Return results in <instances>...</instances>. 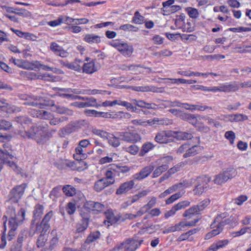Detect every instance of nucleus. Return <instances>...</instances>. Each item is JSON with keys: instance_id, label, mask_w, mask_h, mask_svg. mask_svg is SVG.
Segmentation results:
<instances>
[{"instance_id": "2f4dec72", "label": "nucleus", "mask_w": 251, "mask_h": 251, "mask_svg": "<svg viewBox=\"0 0 251 251\" xmlns=\"http://www.w3.org/2000/svg\"><path fill=\"white\" fill-rule=\"evenodd\" d=\"M15 12L14 13L20 16H25L26 15L27 11L25 9H19L15 8Z\"/></svg>"}, {"instance_id": "c85d7f7f", "label": "nucleus", "mask_w": 251, "mask_h": 251, "mask_svg": "<svg viewBox=\"0 0 251 251\" xmlns=\"http://www.w3.org/2000/svg\"><path fill=\"white\" fill-rule=\"evenodd\" d=\"M9 112L16 113L21 111V109L15 105H11L8 104V107H6Z\"/></svg>"}, {"instance_id": "a18cd8bd", "label": "nucleus", "mask_w": 251, "mask_h": 251, "mask_svg": "<svg viewBox=\"0 0 251 251\" xmlns=\"http://www.w3.org/2000/svg\"><path fill=\"white\" fill-rule=\"evenodd\" d=\"M60 96L64 98H72V99H75L76 96L69 94H61Z\"/></svg>"}, {"instance_id": "338daca9", "label": "nucleus", "mask_w": 251, "mask_h": 251, "mask_svg": "<svg viewBox=\"0 0 251 251\" xmlns=\"http://www.w3.org/2000/svg\"><path fill=\"white\" fill-rule=\"evenodd\" d=\"M5 35V33L4 32L0 30V35Z\"/></svg>"}, {"instance_id": "c756f323", "label": "nucleus", "mask_w": 251, "mask_h": 251, "mask_svg": "<svg viewBox=\"0 0 251 251\" xmlns=\"http://www.w3.org/2000/svg\"><path fill=\"white\" fill-rule=\"evenodd\" d=\"M25 237L26 235L25 234V231H21L18 235L17 242L20 244H22Z\"/></svg>"}, {"instance_id": "5701e85b", "label": "nucleus", "mask_w": 251, "mask_h": 251, "mask_svg": "<svg viewBox=\"0 0 251 251\" xmlns=\"http://www.w3.org/2000/svg\"><path fill=\"white\" fill-rule=\"evenodd\" d=\"M67 119H68V118L66 117H62L61 118H55L52 115V118L50 119V124L51 125L55 126L62 122L63 120H66Z\"/></svg>"}, {"instance_id": "f03ea898", "label": "nucleus", "mask_w": 251, "mask_h": 251, "mask_svg": "<svg viewBox=\"0 0 251 251\" xmlns=\"http://www.w3.org/2000/svg\"><path fill=\"white\" fill-rule=\"evenodd\" d=\"M25 210L21 208L18 212L17 218L8 219V227L9 228L8 235V240H11L15 236L18 226L22 224L25 219Z\"/></svg>"}, {"instance_id": "f3484780", "label": "nucleus", "mask_w": 251, "mask_h": 251, "mask_svg": "<svg viewBox=\"0 0 251 251\" xmlns=\"http://www.w3.org/2000/svg\"><path fill=\"white\" fill-rule=\"evenodd\" d=\"M81 63L82 62L80 60H75L73 62L66 64V68L75 71H80L81 70Z\"/></svg>"}, {"instance_id": "4468645a", "label": "nucleus", "mask_w": 251, "mask_h": 251, "mask_svg": "<svg viewBox=\"0 0 251 251\" xmlns=\"http://www.w3.org/2000/svg\"><path fill=\"white\" fill-rule=\"evenodd\" d=\"M88 218H83L80 223L77 224L76 226V231L79 233L85 230L88 227Z\"/></svg>"}, {"instance_id": "58836bf2", "label": "nucleus", "mask_w": 251, "mask_h": 251, "mask_svg": "<svg viewBox=\"0 0 251 251\" xmlns=\"http://www.w3.org/2000/svg\"><path fill=\"white\" fill-rule=\"evenodd\" d=\"M61 91L66 92H72L75 94H80L81 93V91H79L78 90L75 89H61Z\"/></svg>"}, {"instance_id": "7c9ffc66", "label": "nucleus", "mask_w": 251, "mask_h": 251, "mask_svg": "<svg viewBox=\"0 0 251 251\" xmlns=\"http://www.w3.org/2000/svg\"><path fill=\"white\" fill-rule=\"evenodd\" d=\"M53 215V212L52 210L49 211L44 216L43 220L45 222H48L50 221V219L52 217Z\"/></svg>"}, {"instance_id": "393cba45", "label": "nucleus", "mask_w": 251, "mask_h": 251, "mask_svg": "<svg viewBox=\"0 0 251 251\" xmlns=\"http://www.w3.org/2000/svg\"><path fill=\"white\" fill-rule=\"evenodd\" d=\"M60 189V186L54 187L50 192V197L53 200H54L55 198H57L59 196Z\"/></svg>"}, {"instance_id": "de8ad7c7", "label": "nucleus", "mask_w": 251, "mask_h": 251, "mask_svg": "<svg viewBox=\"0 0 251 251\" xmlns=\"http://www.w3.org/2000/svg\"><path fill=\"white\" fill-rule=\"evenodd\" d=\"M84 121H78L76 123H74L73 126L76 128H80L81 126L83 125Z\"/></svg>"}, {"instance_id": "79ce46f5", "label": "nucleus", "mask_w": 251, "mask_h": 251, "mask_svg": "<svg viewBox=\"0 0 251 251\" xmlns=\"http://www.w3.org/2000/svg\"><path fill=\"white\" fill-rule=\"evenodd\" d=\"M94 240V234L91 233L89 236L87 237V239L85 241V244H90L93 242Z\"/></svg>"}, {"instance_id": "49530a36", "label": "nucleus", "mask_w": 251, "mask_h": 251, "mask_svg": "<svg viewBox=\"0 0 251 251\" xmlns=\"http://www.w3.org/2000/svg\"><path fill=\"white\" fill-rule=\"evenodd\" d=\"M5 99L0 100V107H7L8 103L5 102Z\"/></svg>"}, {"instance_id": "6ab92c4d", "label": "nucleus", "mask_w": 251, "mask_h": 251, "mask_svg": "<svg viewBox=\"0 0 251 251\" xmlns=\"http://www.w3.org/2000/svg\"><path fill=\"white\" fill-rule=\"evenodd\" d=\"M12 126V124L9 121L5 119H0V130H8Z\"/></svg>"}, {"instance_id": "9d476101", "label": "nucleus", "mask_w": 251, "mask_h": 251, "mask_svg": "<svg viewBox=\"0 0 251 251\" xmlns=\"http://www.w3.org/2000/svg\"><path fill=\"white\" fill-rule=\"evenodd\" d=\"M34 131V126H32L27 131L20 130L19 132V134L24 138L35 140V134Z\"/></svg>"}, {"instance_id": "a211bd4d", "label": "nucleus", "mask_w": 251, "mask_h": 251, "mask_svg": "<svg viewBox=\"0 0 251 251\" xmlns=\"http://www.w3.org/2000/svg\"><path fill=\"white\" fill-rule=\"evenodd\" d=\"M63 192L64 194L69 197L73 196L75 194V189L74 187L71 185H65L62 188Z\"/></svg>"}, {"instance_id": "0e129e2a", "label": "nucleus", "mask_w": 251, "mask_h": 251, "mask_svg": "<svg viewBox=\"0 0 251 251\" xmlns=\"http://www.w3.org/2000/svg\"><path fill=\"white\" fill-rule=\"evenodd\" d=\"M61 64L63 66L66 67V64H69V62H63V61H61Z\"/></svg>"}, {"instance_id": "f257e3e1", "label": "nucleus", "mask_w": 251, "mask_h": 251, "mask_svg": "<svg viewBox=\"0 0 251 251\" xmlns=\"http://www.w3.org/2000/svg\"><path fill=\"white\" fill-rule=\"evenodd\" d=\"M14 158L12 150L7 143L2 144V149H0V171L4 164H6L13 169L17 168L16 164L11 160Z\"/></svg>"}, {"instance_id": "dca6fc26", "label": "nucleus", "mask_w": 251, "mask_h": 251, "mask_svg": "<svg viewBox=\"0 0 251 251\" xmlns=\"http://www.w3.org/2000/svg\"><path fill=\"white\" fill-rule=\"evenodd\" d=\"M44 206L41 204H37L33 211V218L35 220L40 218L43 213Z\"/></svg>"}, {"instance_id": "4be33fe9", "label": "nucleus", "mask_w": 251, "mask_h": 251, "mask_svg": "<svg viewBox=\"0 0 251 251\" xmlns=\"http://www.w3.org/2000/svg\"><path fill=\"white\" fill-rule=\"evenodd\" d=\"M43 66V64H41L39 61H35L29 64H26L25 67V69L35 70L36 69H39Z\"/></svg>"}, {"instance_id": "423d86ee", "label": "nucleus", "mask_w": 251, "mask_h": 251, "mask_svg": "<svg viewBox=\"0 0 251 251\" xmlns=\"http://www.w3.org/2000/svg\"><path fill=\"white\" fill-rule=\"evenodd\" d=\"M33 126L34 128V132L35 134V140L38 144H44V141L43 138L45 137L47 132L48 125L47 124H40L34 125Z\"/></svg>"}, {"instance_id": "09e8293b", "label": "nucleus", "mask_w": 251, "mask_h": 251, "mask_svg": "<svg viewBox=\"0 0 251 251\" xmlns=\"http://www.w3.org/2000/svg\"><path fill=\"white\" fill-rule=\"evenodd\" d=\"M15 121L17 122V123H19L21 124L22 125L23 124V121H24V116H21L17 117Z\"/></svg>"}, {"instance_id": "a19ab883", "label": "nucleus", "mask_w": 251, "mask_h": 251, "mask_svg": "<svg viewBox=\"0 0 251 251\" xmlns=\"http://www.w3.org/2000/svg\"><path fill=\"white\" fill-rule=\"evenodd\" d=\"M89 144V142L87 140H83L79 142L78 146L83 148H85Z\"/></svg>"}, {"instance_id": "5fc2aeb1", "label": "nucleus", "mask_w": 251, "mask_h": 251, "mask_svg": "<svg viewBox=\"0 0 251 251\" xmlns=\"http://www.w3.org/2000/svg\"><path fill=\"white\" fill-rule=\"evenodd\" d=\"M16 33L17 35H18L20 37H23V36L25 34L24 33H23L19 30H16Z\"/></svg>"}, {"instance_id": "39448f33", "label": "nucleus", "mask_w": 251, "mask_h": 251, "mask_svg": "<svg viewBox=\"0 0 251 251\" xmlns=\"http://www.w3.org/2000/svg\"><path fill=\"white\" fill-rule=\"evenodd\" d=\"M32 99V101L25 102L24 104L39 108H44L46 106H53L54 105L52 101H50L41 97L33 96Z\"/></svg>"}, {"instance_id": "72a5a7b5", "label": "nucleus", "mask_w": 251, "mask_h": 251, "mask_svg": "<svg viewBox=\"0 0 251 251\" xmlns=\"http://www.w3.org/2000/svg\"><path fill=\"white\" fill-rule=\"evenodd\" d=\"M84 40L89 43H92L94 40V36L93 35L87 34L85 36Z\"/></svg>"}, {"instance_id": "f704fd0d", "label": "nucleus", "mask_w": 251, "mask_h": 251, "mask_svg": "<svg viewBox=\"0 0 251 251\" xmlns=\"http://www.w3.org/2000/svg\"><path fill=\"white\" fill-rule=\"evenodd\" d=\"M58 243V239L56 237H53L50 241V246L49 247V249L50 250H53L54 248V246L57 244Z\"/></svg>"}, {"instance_id": "864d4df0", "label": "nucleus", "mask_w": 251, "mask_h": 251, "mask_svg": "<svg viewBox=\"0 0 251 251\" xmlns=\"http://www.w3.org/2000/svg\"><path fill=\"white\" fill-rule=\"evenodd\" d=\"M31 123V121L29 118L26 117H24V121H23V124H29Z\"/></svg>"}, {"instance_id": "680f3d73", "label": "nucleus", "mask_w": 251, "mask_h": 251, "mask_svg": "<svg viewBox=\"0 0 251 251\" xmlns=\"http://www.w3.org/2000/svg\"><path fill=\"white\" fill-rule=\"evenodd\" d=\"M87 113H91L92 114H94V110H88L86 111Z\"/></svg>"}, {"instance_id": "13d9d810", "label": "nucleus", "mask_w": 251, "mask_h": 251, "mask_svg": "<svg viewBox=\"0 0 251 251\" xmlns=\"http://www.w3.org/2000/svg\"><path fill=\"white\" fill-rule=\"evenodd\" d=\"M15 3L16 4H20V5H25V6H27V5H29V4H28V3H24V2H15Z\"/></svg>"}, {"instance_id": "c9c22d12", "label": "nucleus", "mask_w": 251, "mask_h": 251, "mask_svg": "<svg viewBox=\"0 0 251 251\" xmlns=\"http://www.w3.org/2000/svg\"><path fill=\"white\" fill-rule=\"evenodd\" d=\"M1 7L7 13H14L15 12V8L13 7L6 6L5 5L1 6Z\"/></svg>"}, {"instance_id": "3c124183", "label": "nucleus", "mask_w": 251, "mask_h": 251, "mask_svg": "<svg viewBox=\"0 0 251 251\" xmlns=\"http://www.w3.org/2000/svg\"><path fill=\"white\" fill-rule=\"evenodd\" d=\"M7 18H8L9 19L12 21H16V17L14 16H10L7 14L4 15Z\"/></svg>"}, {"instance_id": "c03bdc74", "label": "nucleus", "mask_w": 251, "mask_h": 251, "mask_svg": "<svg viewBox=\"0 0 251 251\" xmlns=\"http://www.w3.org/2000/svg\"><path fill=\"white\" fill-rule=\"evenodd\" d=\"M65 22L67 24H71L72 23H74L75 24V19H73L69 17H67L65 18Z\"/></svg>"}, {"instance_id": "bf43d9fd", "label": "nucleus", "mask_w": 251, "mask_h": 251, "mask_svg": "<svg viewBox=\"0 0 251 251\" xmlns=\"http://www.w3.org/2000/svg\"><path fill=\"white\" fill-rule=\"evenodd\" d=\"M62 251H78L76 250H74L71 248H65L64 250Z\"/></svg>"}, {"instance_id": "69168bd1", "label": "nucleus", "mask_w": 251, "mask_h": 251, "mask_svg": "<svg viewBox=\"0 0 251 251\" xmlns=\"http://www.w3.org/2000/svg\"><path fill=\"white\" fill-rule=\"evenodd\" d=\"M7 87H6V85H4L3 84L0 83V88H6Z\"/></svg>"}, {"instance_id": "603ef678", "label": "nucleus", "mask_w": 251, "mask_h": 251, "mask_svg": "<svg viewBox=\"0 0 251 251\" xmlns=\"http://www.w3.org/2000/svg\"><path fill=\"white\" fill-rule=\"evenodd\" d=\"M41 67H42V69L44 70L52 71V70H53V68H52L48 66H47V65H43V66H41Z\"/></svg>"}, {"instance_id": "2eb2a0df", "label": "nucleus", "mask_w": 251, "mask_h": 251, "mask_svg": "<svg viewBox=\"0 0 251 251\" xmlns=\"http://www.w3.org/2000/svg\"><path fill=\"white\" fill-rule=\"evenodd\" d=\"M83 72L87 74H92L94 72V62L91 60L85 63L83 66Z\"/></svg>"}, {"instance_id": "473e14b6", "label": "nucleus", "mask_w": 251, "mask_h": 251, "mask_svg": "<svg viewBox=\"0 0 251 251\" xmlns=\"http://www.w3.org/2000/svg\"><path fill=\"white\" fill-rule=\"evenodd\" d=\"M88 22L89 20L86 18L75 19V25L85 24Z\"/></svg>"}, {"instance_id": "f8f14e48", "label": "nucleus", "mask_w": 251, "mask_h": 251, "mask_svg": "<svg viewBox=\"0 0 251 251\" xmlns=\"http://www.w3.org/2000/svg\"><path fill=\"white\" fill-rule=\"evenodd\" d=\"M52 115L50 112L43 110L36 111L34 115V116L45 120H50L52 118Z\"/></svg>"}, {"instance_id": "1a4fd4ad", "label": "nucleus", "mask_w": 251, "mask_h": 251, "mask_svg": "<svg viewBox=\"0 0 251 251\" xmlns=\"http://www.w3.org/2000/svg\"><path fill=\"white\" fill-rule=\"evenodd\" d=\"M75 153L74 154V158L77 161L82 160L87 158V155L85 152L84 148L78 146L75 149Z\"/></svg>"}, {"instance_id": "bb28decb", "label": "nucleus", "mask_w": 251, "mask_h": 251, "mask_svg": "<svg viewBox=\"0 0 251 251\" xmlns=\"http://www.w3.org/2000/svg\"><path fill=\"white\" fill-rule=\"evenodd\" d=\"M62 22H63V19L61 18H59L58 19H57L56 20H55L53 21H51L48 22V25H49L51 26L55 27L58 25H60Z\"/></svg>"}, {"instance_id": "aec40b11", "label": "nucleus", "mask_w": 251, "mask_h": 251, "mask_svg": "<svg viewBox=\"0 0 251 251\" xmlns=\"http://www.w3.org/2000/svg\"><path fill=\"white\" fill-rule=\"evenodd\" d=\"M48 235L44 233H41L39 235L37 242L38 247H42L45 245V242L47 240Z\"/></svg>"}, {"instance_id": "37998d69", "label": "nucleus", "mask_w": 251, "mask_h": 251, "mask_svg": "<svg viewBox=\"0 0 251 251\" xmlns=\"http://www.w3.org/2000/svg\"><path fill=\"white\" fill-rule=\"evenodd\" d=\"M9 49L12 52L15 53H20L21 51L18 50L17 47L11 45L9 47Z\"/></svg>"}, {"instance_id": "9b49d317", "label": "nucleus", "mask_w": 251, "mask_h": 251, "mask_svg": "<svg viewBox=\"0 0 251 251\" xmlns=\"http://www.w3.org/2000/svg\"><path fill=\"white\" fill-rule=\"evenodd\" d=\"M70 167L74 170L80 172L87 168V163L82 160L77 161L75 163L70 162Z\"/></svg>"}, {"instance_id": "0eeeda50", "label": "nucleus", "mask_w": 251, "mask_h": 251, "mask_svg": "<svg viewBox=\"0 0 251 251\" xmlns=\"http://www.w3.org/2000/svg\"><path fill=\"white\" fill-rule=\"evenodd\" d=\"M50 50L56 55L62 57H67L69 55L68 53L62 47L55 42L50 43Z\"/></svg>"}, {"instance_id": "ea45409f", "label": "nucleus", "mask_w": 251, "mask_h": 251, "mask_svg": "<svg viewBox=\"0 0 251 251\" xmlns=\"http://www.w3.org/2000/svg\"><path fill=\"white\" fill-rule=\"evenodd\" d=\"M0 67L3 70H4V71H5L6 72L8 73L10 71V69L9 67V66L7 65H6L5 63H4V62H1L0 63Z\"/></svg>"}, {"instance_id": "20e7f679", "label": "nucleus", "mask_w": 251, "mask_h": 251, "mask_svg": "<svg viewBox=\"0 0 251 251\" xmlns=\"http://www.w3.org/2000/svg\"><path fill=\"white\" fill-rule=\"evenodd\" d=\"M26 187V183H23L13 188L9 195L10 201L11 202H18L23 196Z\"/></svg>"}, {"instance_id": "cd10ccee", "label": "nucleus", "mask_w": 251, "mask_h": 251, "mask_svg": "<svg viewBox=\"0 0 251 251\" xmlns=\"http://www.w3.org/2000/svg\"><path fill=\"white\" fill-rule=\"evenodd\" d=\"M84 208L89 211L94 210V202L93 201H87L84 205Z\"/></svg>"}, {"instance_id": "7ed1b4c3", "label": "nucleus", "mask_w": 251, "mask_h": 251, "mask_svg": "<svg viewBox=\"0 0 251 251\" xmlns=\"http://www.w3.org/2000/svg\"><path fill=\"white\" fill-rule=\"evenodd\" d=\"M18 217V213H16V209L15 208L13 205H10L8 206L5 214L3 217V220L5 218V220L3 222L4 226V231L3 234L1 237V243L0 244V249H3L6 245V237H5V232L6 230V222L8 219L12 218H17Z\"/></svg>"}, {"instance_id": "6e6d98bb", "label": "nucleus", "mask_w": 251, "mask_h": 251, "mask_svg": "<svg viewBox=\"0 0 251 251\" xmlns=\"http://www.w3.org/2000/svg\"><path fill=\"white\" fill-rule=\"evenodd\" d=\"M77 49L78 50L80 51V53L82 54V51L84 50V48L82 46H78L77 47Z\"/></svg>"}, {"instance_id": "6e6552de", "label": "nucleus", "mask_w": 251, "mask_h": 251, "mask_svg": "<svg viewBox=\"0 0 251 251\" xmlns=\"http://www.w3.org/2000/svg\"><path fill=\"white\" fill-rule=\"evenodd\" d=\"M22 74L26 76L27 78L31 79H41L44 80H46V77H51L50 75L49 74H45L44 75H37L33 72H22Z\"/></svg>"}, {"instance_id": "4c0bfd02", "label": "nucleus", "mask_w": 251, "mask_h": 251, "mask_svg": "<svg viewBox=\"0 0 251 251\" xmlns=\"http://www.w3.org/2000/svg\"><path fill=\"white\" fill-rule=\"evenodd\" d=\"M94 101L91 100L88 102H81L78 104V106L81 107H87L92 106L93 105Z\"/></svg>"}, {"instance_id": "a878e982", "label": "nucleus", "mask_w": 251, "mask_h": 251, "mask_svg": "<svg viewBox=\"0 0 251 251\" xmlns=\"http://www.w3.org/2000/svg\"><path fill=\"white\" fill-rule=\"evenodd\" d=\"M10 61H12L17 66L25 69L26 64H25V62L23 60L21 59H16L12 58L10 59Z\"/></svg>"}, {"instance_id": "4d7b16f0", "label": "nucleus", "mask_w": 251, "mask_h": 251, "mask_svg": "<svg viewBox=\"0 0 251 251\" xmlns=\"http://www.w3.org/2000/svg\"><path fill=\"white\" fill-rule=\"evenodd\" d=\"M68 143H69V142L68 141H64L63 144V146H62V148L65 149L66 148L68 145Z\"/></svg>"}, {"instance_id": "e2e57ef3", "label": "nucleus", "mask_w": 251, "mask_h": 251, "mask_svg": "<svg viewBox=\"0 0 251 251\" xmlns=\"http://www.w3.org/2000/svg\"><path fill=\"white\" fill-rule=\"evenodd\" d=\"M0 138H3V139H5L7 140L9 138V137L7 136H0Z\"/></svg>"}, {"instance_id": "ddd939ff", "label": "nucleus", "mask_w": 251, "mask_h": 251, "mask_svg": "<svg viewBox=\"0 0 251 251\" xmlns=\"http://www.w3.org/2000/svg\"><path fill=\"white\" fill-rule=\"evenodd\" d=\"M50 225L48 222H45L42 220L39 225L36 226V231L41 232V233H46L50 229Z\"/></svg>"}, {"instance_id": "412c9836", "label": "nucleus", "mask_w": 251, "mask_h": 251, "mask_svg": "<svg viewBox=\"0 0 251 251\" xmlns=\"http://www.w3.org/2000/svg\"><path fill=\"white\" fill-rule=\"evenodd\" d=\"M56 111L60 114L70 115L73 114V111L63 106H56Z\"/></svg>"}, {"instance_id": "774afa93", "label": "nucleus", "mask_w": 251, "mask_h": 251, "mask_svg": "<svg viewBox=\"0 0 251 251\" xmlns=\"http://www.w3.org/2000/svg\"><path fill=\"white\" fill-rule=\"evenodd\" d=\"M85 60L87 61H90V59L89 58H88V57H87V58H86Z\"/></svg>"}, {"instance_id": "052dcab7", "label": "nucleus", "mask_w": 251, "mask_h": 251, "mask_svg": "<svg viewBox=\"0 0 251 251\" xmlns=\"http://www.w3.org/2000/svg\"><path fill=\"white\" fill-rule=\"evenodd\" d=\"M69 127H67L66 128L62 129V130H65V132L67 133H70L71 131L69 130Z\"/></svg>"}, {"instance_id": "b1692460", "label": "nucleus", "mask_w": 251, "mask_h": 251, "mask_svg": "<svg viewBox=\"0 0 251 251\" xmlns=\"http://www.w3.org/2000/svg\"><path fill=\"white\" fill-rule=\"evenodd\" d=\"M76 210L75 205L73 202H69L66 206L67 212L69 215L73 214Z\"/></svg>"}, {"instance_id": "8fccbe9b", "label": "nucleus", "mask_w": 251, "mask_h": 251, "mask_svg": "<svg viewBox=\"0 0 251 251\" xmlns=\"http://www.w3.org/2000/svg\"><path fill=\"white\" fill-rule=\"evenodd\" d=\"M6 35H0V43H2L4 41H8V39L7 38L5 37V36Z\"/></svg>"}, {"instance_id": "e433bc0d", "label": "nucleus", "mask_w": 251, "mask_h": 251, "mask_svg": "<svg viewBox=\"0 0 251 251\" xmlns=\"http://www.w3.org/2000/svg\"><path fill=\"white\" fill-rule=\"evenodd\" d=\"M70 29H71V32L75 33L79 32L81 30V28L80 26L76 25L72 26L71 27H70Z\"/></svg>"}]
</instances>
